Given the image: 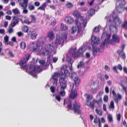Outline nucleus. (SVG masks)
I'll return each instance as SVG.
<instances>
[{"label":"nucleus","instance_id":"f257e3e1","mask_svg":"<svg viewBox=\"0 0 127 127\" xmlns=\"http://www.w3.org/2000/svg\"><path fill=\"white\" fill-rule=\"evenodd\" d=\"M30 56L31 55L30 54H25V56L21 59L19 64L21 68L23 69H26V72H29L30 74L32 75L34 77L36 78L37 76L36 73H39L41 71L40 69L39 66L35 65V63H36L38 61L36 60L35 62V59L34 58H32V61L30 62L29 68V69H28V67L29 65H27L26 63Z\"/></svg>","mask_w":127,"mask_h":127},{"label":"nucleus","instance_id":"f03ea898","mask_svg":"<svg viewBox=\"0 0 127 127\" xmlns=\"http://www.w3.org/2000/svg\"><path fill=\"white\" fill-rule=\"evenodd\" d=\"M116 13L113 11L112 15H110L108 16H106L105 18H106L107 20L111 23L109 26L110 31L113 32H118L117 28L122 22V21L118 17V16H116L115 17Z\"/></svg>","mask_w":127,"mask_h":127},{"label":"nucleus","instance_id":"7ed1b4c3","mask_svg":"<svg viewBox=\"0 0 127 127\" xmlns=\"http://www.w3.org/2000/svg\"><path fill=\"white\" fill-rule=\"evenodd\" d=\"M76 50V48H71L69 52V55H71L75 59L80 57H82L83 56V53L86 50V49L84 47H82L79 48L78 51L75 53Z\"/></svg>","mask_w":127,"mask_h":127},{"label":"nucleus","instance_id":"20e7f679","mask_svg":"<svg viewBox=\"0 0 127 127\" xmlns=\"http://www.w3.org/2000/svg\"><path fill=\"white\" fill-rule=\"evenodd\" d=\"M66 104L69 109L73 110L75 113H77L78 115H81L82 112L80 109V107L77 103H74L73 107H72L71 100L70 99H69L67 101Z\"/></svg>","mask_w":127,"mask_h":127},{"label":"nucleus","instance_id":"39448f33","mask_svg":"<svg viewBox=\"0 0 127 127\" xmlns=\"http://www.w3.org/2000/svg\"><path fill=\"white\" fill-rule=\"evenodd\" d=\"M67 39V36L66 34H65L63 35L57 34L55 41L54 43L55 46L57 47L58 44H63L64 40H65L66 41Z\"/></svg>","mask_w":127,"mask_h":127},{"label":"nucleus","instance_id":"423d86ee","mask_svg":"<svg viewBox=\"0 0 127 127\" xmlns=\"http://www.w3.org/2000/svg\"><path fill=\"white\" fill-rule=\"evenodd\" d=\"M91 40L92 41L91 44L94 48L92 50L93 54V55L95 56L96 55L98 51L97 49H95L94 48L95 47V44H98V43H99L100 39L96 37L92 36L91 38Z\"/></svg>","mask_w":127,"mask_h":127},{"label":"nucleus","instance_id":"0eeeda50","mask_svg":"<svg viewBox=\"0 0 127 127\" xmlns=\"http://www.w3.org/2000/svg\"><path fill=\"white\" fill-rule=\"evenodd\" d=\"M45 50H43L42 51V55H45L46 54L49 55V57L48 59H50V56L49 55V52H51L54 50V47L53 45H51L50 44H48L45 46Z\"/></svg>","mask_w":127,"mask_h":127},{"label":"nucleus","instance_id":"6e6552de","mask_svg":"<svg viewBox=\"0 0 127 127\" xmlns=\"http://www.w3.org/2000/svg\"><path fill=\"white\" fill-rule=\"evenodd\" d=\"M58 73L59 76H62L64 78L69 76L70 74V73L67 69V66L65 65L62 66L60 72Z\"/></svg>","mask_w":127,"mask_h":127},{"label":"nucleus","instance_id":"1a4fd4ad","mask_svg":"<svg viewBox=\"0 0 127 127\" xmlns=\"http://www.w3.org/2000/svg\"><path fill=\"white\" fill-rule=\"evenodd\" d=\"M71 77L74 82L75 84L73 87L75 86L76 87L79 83L80 80L78 78L76 73L75 72H71Z\"/></svg>","mask_w":127,"mask_h":127},{"label":"nucleus","instance_id":"9d476101","mask_svg":"<svg viewBox=\"0 0 127 127\" xmlns=\"http://www.w3.org/2000/svg\"><path fill=\"white\" fill-rule=\"evenodd\" d=\"M75 23L77 29V36L78 37L82 36L83 34V32L82 30L81 24L77 20H75Z\"/></svg>","mask_w":127,"mask_h":127},{"label":"nucleus","instance_id":"9b49d317","mask_svg":"<svg viewBox=\"0 0 127 127\" xmlns=\"http://www.w3.org/2000/svg\"><path fill=\"white\" fill-rule=\"evenodd\" d=\"M60 77V79L59 80V83L61 87L60 89L61 91H63L66 88L67 85L66 81L65 80L66 78L63 77L59 76Z\"/></svg>","mask_w":127,"mask_h":127},{"label":"nucleus","instance_id":"f8f14e48","mask_svg":"<svg viewBox=\"0 0 127 127\" xmlns=\"http://www.w3.org/2000/svg\"><path fill=\"white\" fill-rule=\"evenodd\" d=\"M19 18L18 16H13L12 19L13 20H14L13 21L12 23H11L10 24V26L12 27H14L18 23L19 21Z\"/></svg>","mask_w":127,"mask_h":127},{"label":"nucleus","instance_id":"ddd939ff","mask_svg":"<svg viewBox=\"0 0 127 127\" xmlns=\"http://www.w3.org/2000/svg\"><path fill=\"white\" fill-rule=\"evenodd\" d=\"M59 76V75L57 73H54V74L52 77V78L53 80V84L56 86L57 85L58 78L57 77Z\"/></svg>","mask_w":127,"mask_h":127},{"label":"nucleus","instance_id":"4468645a","mask_svg":"<svg viewBox=\"0 0 127 127\" xmlns=\"http://www.w3.org/2000/svg\"><path fill=\"white\" fill-rule=\"evenodd\" d=\"M68 55L69 54H68L66 55L67 57V60L68 62L69 63H68V64L69 68V69L71 71H72L73 70L72 66V61L71 60V58L68 57Z\"/></svg>","mask_w":127,"mask_h":127},{"label":"nucleus","instance_id":"2eb2a0df","mask_svg":"<svg viewBox=\"0 0 127 127\" xmlns=\"http://www.w3.org/2000/svg\"><path fill=\"white\" fill-rule=\"evenodd\" d=\"M112 41L115 42L119 43L120 42V38L117 35L113 34L112 36V39L111 41Z\"/></svg>","mask_w":127,"mask_h":127},{"label":"nucleus","instance_id":"dca6fc26","mask_svg":"<svg viewBox=\"0 0 127 127\" xmlns=\"http://www.w3.org/2000/svg\"><path fill=\"white\" fill-rule=\"evenodd\" d=\"M65 20L67 23L69 24H72L74 21L73 18L70 16L66 17Z\"/></svg>","mask_w":127,"mask_h":127},{"label":"nucleus","instance_id":"f3484780","mask_svg":"<svg viewBox=\"0 0 127 127\" xmlns=\"http://www.w3.org/2000/svg\"><path fill=\"white\" fill-rule=\"evenodd\" d=\"M118 69H119L120 71H121L122 69V67L121 65V64H118L117 66H114L113 67V70L115 72L118 73V71L117 69V68Z\"/></svg>","mask_w":127,"mask_h":127},{"label":"nucleus","instance_id":"a211bd4d","mask_svg":"<svg viewBox=\"0 0 127 127\" xmlns=\"http://www.w3.org/2000/svg\"><path fill=\"white\" fill-rule=\"evenodd\" d=\"M77 92L75 89L74 90L72 91L70 94V98L72 99L75 98L77 96Z\"/></svg>","mask_w":127,"mask_h":127},{"label":"nucleus","instance_id":"6ab92c4d","mask_svg":"<svg viewBox=\"0 0 127 127\" xmlns=\"http://www.w3.org/2000/svg\"><path fill=\"white\" fill-rule=\"evenodd\" d=\"M32 45H33L32 47V49L33 51H39L40 50L39 49L40 46H38L36 43L34 44L33 43H32Z\"/></svg>","mask_w":127,"mask_h":127},{"label":"nucleus","instance_id":"aec40b11","mask_svg":"<svg viewBox=\"0 0 127 127\" xmlns=\"http://www.w3.org/2000/svg\"><path fill=\"white\" fill-rule=\"evenodd\" d=\"M73 13V15L77 17V20H78L77 19V18H79V17H80L81 16L80 12L77 10H75L74 11Z\"/></svg>","mask_w":127,"mask_h":127},{"label":"nucleus","instance_id":"412c9836","mask_svg":"<svg viewBox=\"0 0 127 127\" xmlns=\"http://www.w3.org/2000/svg\"><path fill=\"white\" fill-rule=\"evenodd\" d=\"M47 5L46 2H44L37 9V10H45V7Z\"/></svg>","mask_w":127,"mask_h":127},{"label":"nucleus","instance_id":"4be33fe9","mask_svg":"<svg viewBox=\"0 0 127 127\" xmlns=\"http://www.w3.org/2000/svg\"><path fill=\"white\" fill-rule=\"evenodd\" d=\"M117 52L120 57H122L123 59H125L126 57L124 53H123L122 51L120 50H118Z\"/></svg>","mask_w":127,"mask_h":127},{"label":"nucleus","instance_id":"5701e85b","mask_svg":"<svg viewBox=\"0 0 127 127\" xmlns=\"http://www.w3.org/2000/svg\"><path fill=\"white\" fill-rule=\"evenodd\" d=\"M116 9L117 12L119 13H121L123 11V8L122 6L119 5L116 7Z\"/></svg>","mask_w":127,"mask_h":127},{"label":"nucleus","instance_id":"b1692460","mask_svg":"<svg viewBox=\"0 0 127 127\" xmlns=\"http://www.w3.org/2000/svg\"><path fill=\"white\" fill-rule=\"evenodd\" d=\"M77 30V29L76 27H72L71 29L69 31V33L70 34H73L74 32L76 31Z\"/></svg>","mask_w":127,"mask_h":127},{"label":"nucleus","instance_id":"393cba45","mask_svg":"<svg viewBox=\"0 0 127 127\" xmlns=\"http://www.w3.org/2000/svg\"><path fill=\"white\" fill-rule=\"evenodd\" d=\"M122 98L121 96L119 94H118V96L117 98H114V99L115 100V101L117 104H118V100H121Z\"/></svg>","mask_w":127,"mask_h":127},{"label":"nucleus","instance_id":"a878e982","mask_svg":"<svg viewBox=\"0 0 127 127\" xmlns=\"http://www.w3.org/2000/svg\"><path fill=\"white\" fill-rule=\"evenodd\" d=\"M54 37V35L52 32H51L48 33L47 37H49L50 39H53Z\"/></svg>","mask_w":127,"mask_h":127},{"label":"nucleus","instance_id":"bb28decb","mask_svg":"<svg viewBox=\"0 0 127 127\" xmlns=\"http://www.w3.org/2000/svg\"><path fill=\"white\" fill-rule=\"evenodd\" d=\"M67 28V27L63 23L61 24V29L62 30L65 31Z\"/></svg>","mask_w":127,"mask_h":127},{"label":"nucleus","instance_id":"cd10ccee","mask_svg":"<svg viewBox=\"0 0 127 127\" xmlns=\"http://www.w3.org/2000/svg\"><path fill=\"white\" fill-rule=\"evenodd\" d=\"M20 47L23 49H25L26 47V44L25 42L22 41L20 44Z\"/></svg>","mask_w":127,"mask_h":127},{"label":"nucleus","instance_id":"c85d7f7f","mask_svg":"<svg viewBox=\"0 0 127 127\" xmlns=\"http://www.w3.org/2000/svg\"><path fill=\"white\" fill-rule=\"evenodd\" d=\"M123 28L127 30V21H125L124 23L122 25Z\"/></svg>","mask_w":127,"mask_h":127},{"label":"nucleus","instance_id":"c756f323","mask_svg":"<svg viewBox=\"0 0 127 127\" xmlns=\"http://www.w3.org/2000/svg\"><path fill=\"white\" fill-rule=\"evenodd\" d=\"M95 10L93 9H91L88 12L90 16H92L95 13Z\"/></svg>","mask_w":127,"mask_h":127},{"label":"nucleus","instance_id":"7c9ffc66","mask_svg":"<svg viewBox=\"0 0 127 127\" xmlns=\"http://www.w3.org/2000/svg\"><path fill=\"white\" fill-rule=\"evenodd\" d=\"M29 0H23V2L22 3H20L19 5L21 6L22 7H24V4L27 3Z\"/></svg>","mask_w":127,"mask_h":127},{"label":"nucleus","instance_id":"2f4dec72","mask_svg":"<svg viewBox=\"0 0 127 127\" xmlns=\"http://www.w3.org/2000/svg\"><path fill=\"white\" fill-rule=\"evenodd\" d=\"M12 12L15 14H17L20 13L19 11L17 8L13 9Z\"/></svg>","mask_w":127,"mask_h":127},{"label":"nucleus","instance_id":"473e14b6","mask_svg":"<svg viewBox=\"0 0 127 127\" xmlns=\"http://www.w3.org/2000/svg\"><path fill=\"white\" fill-rule=\"evenodd\" d=\"M119 1L120 2L119 5H124L126 3V1L125 0H119Z\"/></svg>","mask_w":127,"mask_h":127},{"label":"nucleus","instance_id":"72a5a7b5","mask_svg":"<svg viewBox=\"0 0 127 127\" xmlns=\"http://www.w3.org/2000/svg\"><path fill=\"white\" fill-rule=\"evenodd\" d=\"M110 35H107V39H106V41H105L106 44H109L110 43Z\"/></svg>","mask_w":127,"mask_h":127},{"label":"nucleus","instance_id":"f704fd0d","mask_svg":"<svg viewBox=\"0 0 127 127\" xmlns=\"http://www.w3.org/2000/svg\"><path fill=\"white\" fill-rule=\"evenodd\" d=\"M100 29L99 27H95L93 30V32L96 33L99 31Z\"/></svg>","mask_w":127,"mask_h":127},{"label":"nucleus","instance_id":"c9c22d12","mask_svg":"<svg viewBox=\"0 0 127 127\" xmlns=\"http://www.w3.org/2000/svg\"><path fill=\"white\" fill-rule=\"evenodd\" d=\"M66 6L69 8H71L72 7L73 5L70 2H68L66 4Z\"/></svg>","mask_w":127,"mask_h":127},{"label":"nucleus","instance_id":"e433bc0d","mask_svg":"<svg viewBox=\"0 0 127 127\" xmlns=\"http://www.w3.org/2000/svg\"><path fill=\"white\" fill-rule=\"evenodd\" d=\"M29 9L30 11H32L34 9L35 7L32 4H30L28 6Z\"/></svg>","mask_w":127,"mask_h":127},{"label":"nucleus","instance_id":"4c0bfd02","mask_svg":"<svg viewBox=\"0 0 127 127\" xmlns=\"http://www.w3.org/2000/svg\"><path fill=\"white\" fill-rule=\"evenodd\" d=\"M100 5V4L98 3L96 4L95 6V11H97L99 9L100 7L99 5Z\"/></svg>","mask_w":127,"mask_h":127},{"label":"nucleus","instance_id":"58836bf2","mask_svg":"<svg viewBox=\"0 0 127 127\" xmlns=\"http://www.w3.org/2000/svg\"><path fill=\"white\" fill-rule=\"evenodd\" d=\"M9 37L6 35L4 38V40L5 44H6L8 41Z\"/></svg>","mask_w":127,"mask_h":127},{"label":"nucleus","instance_id":"ea45409f","mask_svg":"<svg viewBox=\"0 0 127 127\" xmlns=\"http://www.w3.org/2000/svg\"><path fill=\"white\" fill-rule=\"evenodd\" d=\"M95 111L96 113L99 116H101L102 115V112L98 110L97 109H96L95 110Z\"/></svg>","mask_w":127,"mask_h":127},{"label":"nucleus","instance_id":"a19ab883","mask_svg":"<svg viewBox=\"0 0 127 127\" xmlns=\"http://www.w3.org/2000/svg\"><path fill=\"white\" fill-rule=\"evenodd\" d=\"M108 119L109 120V121L111 122H113L112 116L111 115L109 114L108 116Z\"/></svg>","mask_w":127,"mask_h":127},{"label":"nucleus","instance_id":"79ce46f5","mask_svg":"<svg viewBox=\"0 0 127 127\" xmlns=\"http://www.w3.org/2000/svg\"><path fill=\"white\" fill-rule=\"evenodd\" d=\"M37 34L36 33H34L31 35V37L32 39H35L37 36Z\"/></svg>","mask_w":127,"mask_h":127},{"label":"nucleus","instance_id":"37998d69","mask_svg":"<svg viewBox=\"0 0 127 127\" xmlns=\"http://www.w3.org/2000/svg\"><path fill=\"white\" fill-rule=\"evenodd\" d=\"M22 30L24 32H28V27L27 26H24L22 29Z\"/></svg>","mask_w":127,"mask_h":127},{"label":"nucleus","instance_id":"c03bdc74","mask_svg":"<svg viewBox=\"0 0 127 127\" xmlns=\"http://www.w3.org/2000/svg\"><path fill=\"white\" fill-rule=\"evenodd\" d=\"M84 63L82 61H81L79 63L77 66V68H79L80 67L83 66L84 65Z\"/></svg>","mask_w":127,"mask_h":127},{"label":"nucleus","instance_id":"a18cd8bd","mask_svg":"<svg viewBox=\"0 0 127 127\" xmlns=\"http://www.w3.org/2000/svg\"><path fill=\"white\" fill-rule=\"evenodd\" d=\"M8 54L11 57H14V55L13 53H12V51L11 50H9Z\"/></svg>","mask_w":127,"mask_h":127},{"label":"nucleus","instance_id":"49530a36","mask_svg":"<svg viewBox=\"0 0 127 127\" xmlns=\"http://www.w3.org/2000/svg\"><path fill=\"white\" fill-rule=\"evenodd\" d=\"M87 95V100L89 101V100H91L93 98L92 96L91 95Z\"/></svg>","mask_w":127,"mask_h":127},{"label":"nucleus","instance_id":"de8ad7c7","mask_svg":"<svg viewBox=\"0 0 127 127\" xmlns=\"http://www.w3.org/2000/svg\"><path fill=\"white\" fill-rule=\"evenodd\" d=\"M108 97L107 95H105L103 97V100L104 101L106 102H107L108 101Z\"/></svg>","mask_w":127,"mask_h":127},{"label":"nucleus","instance_id":"09e8293b","mask_svg":"<svg viewBox=\"0 0 127 127\" xmlns=\"http://www.w3.org/2000/svg\"><path fill=\"white\" fill-rule=\"evenodd\" d=\"M93 103H92V102H90V104H89V106H90V107L92 108H93L94 106V103H95V102H94V100H93Z\"/></svg>","mask_w":127,"mask_h":127},{"label":"nucleus","instance_id":"8fccbe9b","mask_svg":"<svg viewBox=\"0 0 127 127\" xmlns=\"http://www.w3.org/2000/svg\"><path fill=\"white\" fill-rule=\"evenodd\" d=\"M111 93L112 94L114 97L115 98L117 97V96L116 94V93L114 90H113L112 91Z\"/></svg>","mask_w":127,"mask_h":127},{"label":"nucleus","instance_id":"3c124183","mask_svg":"<svg viewBox=\"0 0 127 127\" xmlns=\"http://www.w3.org/2000/svg\"><path fill=\"white\" fill-rule=\"evenodd\" d=\"M13 28L12 27H9V29L8 30V32L9 33H11L13 32Z\"/></svg>","mask_w":127,"mask_h":127},{"label":"nucleus","instance_id":"603ef678","mask_svg":"<svg viewBox=\"0 0 127 127\" xmlns=\"http://www.w3.org/2000/svg\"><path fill=\"white\" fill-rule=\"evenodd\" d=\"M105 41H106V39H105L103 43H102L101 44L100 47L102 48H104V47L105 44H106Z\"/></svg>","mask_w":127,"mask_h":127},{"label":"nucleus","instance_id":"864d4df0","mask_svg":"<svg viewBox=\"0 0 127 127\" xmlns=\"http://www.w3.org/2000/svg\"><path fill=\"white\" fill-rule=\"evenodd\" d=\"M110 106L112 109L114 108V102L113 101H111L110 102Z\"/></svg>","mask_w":127,"mask_h":127},{"label":"nucleus","instance_id":"5fc2aeb1","mask_svg":"<svg viewBox=\"0 0 127 127\" xmlns=\"http://www.w3.org/2000/svg\"><path fill=\"white\" fill-rule=\"evenodd\" d=\"M39 63L40 64V65H45V61L43 60H40L39 61Z\"/></svg>","mask_w":127,"mask_h":127},{"label":"nucleus","instance_id":"6e6d98bb","mask_svg":"<svg viewBox=\"0 0 127 127\" xmlns=\"http://www.w3.org/2000/svg\"><path fill=\"white\" fill-rule=\"evenodd\" d=\"M87 22L85 20H84L83 21V26L84 27V28H85L86 26V25L87 24Z\"/></svg>","mask_w":127,"mask_h":127},{"label":"nucleus","instance_id":"4d7b16f0","mask_svg":"<svg viewBox=\"0 0 127 127\" xmlns=\"http://www.w3.org/2000/svg\"><path fill=\"white\" fill-rule=\"evenodd\" d=\"M50 89L52 93H54L55 92V88L53 86H51L50 87Z\"/></svg>","mask_w":127,"mask_h":127},{"label":"nucleus","instance_id":"13d9d810","mask_svg":"<svg viewBox=\"0 0 127 127\" xmlns=\"http://www.w3.org/2000/svg\"><path fill=\"white\" fill-rule=\"evenodd\" d=\"M32 22H30L29 20H24L23 22V23H24L27 24L28 25L30 24Z\"/></svg>","mask_w":127,"mask_h":127},{"label":"nucleus","instance_id":"bf43d9fd","mask_svg":"<svg viewBox=\"0 0 127 127\" xmlns=\"http://www.w3.org/2000/svg\"><path fill=\"white\" fill-rule=\"evenodd\" d=\"M61 91L60 92V93L61 95L63 96H64L65 95V93L64 91Z\"/></svg>","mask_w":127,"mask_h":127},{"label":"nucleus","instance_id":"052dcab7","mask_svg":"<svg viewBox=\"0 0 127 127\" xmlns=\"http://www.w3.org/2000/svg\"><path fill=\"white\" fill-rule=\"evenodd\" d=\"M117 120L119 121L121 119V115L120 114H118L117 116Z\"/></svg>","mask_w":127,"mask_h":127},{"label":"nucleus","instance_id":"680f3d73","mask_svg":"<svg viewBox=\"0 0 127 127\" xmlns=\"http://www.w3.org/2000/svg\"><path fill=\"white\" fill-rule=\"evenodd\" d=\"M103 93L101 91H100L99 92L98 95L96 96V98L98 97V96H100L103 94Z\"/></svg>","mask_w":127,"mask_h":127},{"label":"nucleus","instance_id":"e2e57ef3","mask_svg":"<svg viewBox=\"0 0 127 127\" xmlns=\"http://www.w3.org/2000/svg\"><path fill=\"white\" fill-rule=\"evenodd\" d=\"M55 98L58 101H60L61 100V97L59 96L56 95L55 96Z\"/></svg>","mask_w":127,"mask_h":127},{"label":"nucleus","instance_id":"0e129e2a","mask_svg":"<svg viewBox=\"0 0 127 127\" xmlns=\"http://www.w3.org/2000/svg\"><path fill=\"white\" fill-rule=\"evenodd\" d=\"M105 69L106 70L108 71H109L110 70V69L109 67L107 65H105Z\"/></svg>","mask_w":127,"mask_h":127},{"label":"nucleus","instance_id":"69168bd1","mask_svg":"<svg viewBox=\"0 0 127 127\" xmlns=\"http://www.w3.org/2000/svg\"><path fill=\"white\" fill-rule=\"evenodd\" d=\"M40 4V3L39 2L36 1L35 2L34 5L35 6H38Z\"/></svg>","mask_w":127,"mask_h":127},{"label":"nucleus","instance_id":"338daca9","mask_svg":"<svg viewBox=\"0 0 127 127\" xmlns=\"http://www.w3.org/2000/svg\"><path fill=\"white\" fill-rule=\"evenodd\" d=\"M121 85L122 86L123 89L124 90V91H127V87H125L123 85L122 83H121Z\"/></svg>","mask_w":127,"mask_h":127},{"label":"nucleus","instance_id":"774afa93","mask_svg":"<svg viewBox=\"0 0 127 127\" xmlns=\"http://www.w3.org/2000/svg\"><path fill=\"white\" fill-rule=\"evenodd\" d=\"M123 70L124 72L126 74H127V68L125 66L123 68Z\"/></svg>","mask_w":127,"mask_h":127}]
</instances>
